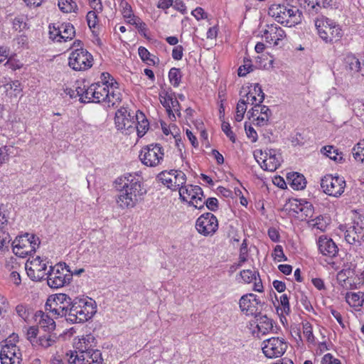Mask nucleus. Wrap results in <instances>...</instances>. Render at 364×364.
<instances>
[{"mask_svg":"<svg viewBox=\"0 0 364 364\" xmlns=\"http://www.w3.org/2000/svg\"><path fill=\"white\" fill-rule=\"evenodd\" d=\"M16 311L17 314L23 319H26L28 316L26 308L22 304H19L16 307Z\"/></svg>","mask_w":364,"mask_h":364,"instance_id":"obj_64","label":"nucleus"},{"mask_svg":"<svg viewBox=\"0 0 364 364\" xmlns=\"http://www.w3.org/2000/svg\"><path fill=\"white\" fill-rule=\"evenodd\" d=\"M183 48L182 46H176L172 50V58L174 60H179L183 58Z\"/></svg>","mask_w":364,"mask_h":364,"instance_id":"obj_58","label":"nucleus"},{"mask_svg":"<svg viewBox=\"0 0 364 364\" xmlns=\"http://www.w3.org/2000/svg\"><path fill=\"white\" fill-rule=\"evenodd\" d=\"M5 343L0 353L1 364H20L21 353L19 348L11 343V339H6Z\"/></svg>","mask_w":364,"mask_h":364,"instance_id":"obj_14","label":"nucleus"},{"mask_svg":"<svg viewBox=\"0 0 364 364\" xmlns=\"http://www.w3.org/2000/svg\"><path fill=\"white\" fill-rule=\"evenodd\" d=\"M173 95H174V94L169 95L167 91L164 90L159 94V100L164 107L166 108L170 119L174 120L176 117L173 110H171V107L170 105Z\"/></svg>","mask_w":364,"mask_h":364,"instance_id":"obj_27","label":"nucleus"},{"mask_svg":"<svg viewBox=\"0 0 364 364\" xmlns=\"http://www.w3.org/2000/svg\"><path fill=\"white\" fill-rule=\"evenodd\" d=\"M355 159L363 156L364 158V139L360 141L353 149Z\"/></svg>","mask_w":364,"mask_h":364,"instance_id":"obj_50","label":"nucleus"},{"mask_svg":"<svg viewBox=\"0 0 364 364\" xmlns=\"http://www.w3.org/2000/svg\"><path fill=\"white\" fill-rule=\"evenodd\" d=\"M16 149L11 146H5L0 148V159H9L14 156Z\"/></svg>","mask_w":364,"mask_h":364,"instance_id":"obj_46","label":"nucleus"},{"mask_svg":"<svg viewBox=\"0 0 364 364\" xmlns=\"http://www.w3.org/2000/svg\"><path fill=\"white\" fill-rule=\"evenodd\" d=\"M309 225L314 228L324 232L328 226L327 219L324 217L319 215L309 222Z\"/></svg>","mask_w":364,"mask_h":364,"instance_id":"obj_37","label":"nucleus"},{"mask_svg":"<svg viewBox=\"0 0 364 364\" xmlns=\"http://www.w3.org/2000/svg\"><path fill=\"white\" fill-rule=\"evenodd\" d=\"M138 53L141 59L149 65H154L156 63L155 58L159 62V59L156 56L153 55V58H151V53L143 46L139 48Z\"/></svg>","mask_w":364,"mask_h":364,"instance_id":"obj_34","label":"nucleus"},{"mask_svg":"<svg viewBox=\"0 0 364 364\" xmlns=\"http://www.w3.org/2000/svg\"><path fill=\"white\" fill-rule=\"evenodd\" d=\"M122 101V94L118 87L117 82L112 78L110 87H109V97H107V101L109 103H112V106L114 107L117 104H119Z\"/></svg>","mask_w":364,"mask_h":364,"instance_id":"obj_25","label":"nucleus"},{"mask_svg":"<svg viewBox=\"0 0 364 364\" xmlns=\"http://www.w3.org/2000/svg\"><path fill=\"white\" fill-rule=\"evenodd\" d=\"M322 364H341L340 360L334 358L331 353L324 355L321 360Z\"/></svg>","mask_w":364,"mask_h":364,"instance_id":"obj_55","label":"nucleus"},{"mask_svg":"<svg viewBox=\"0 0 364 364\" xmlns=\"http://www.w3.org/2000/svg\"><path fill=\"white\" fill-rule=\"evenodd\" d=\"M40 244L39 238L33 234L26 233L17 237L12 242L13 252L19 257H25L36 252Z\"/></svg>","mask_w":364,"mask_h":364,"instance_id":"obj_4","label":"nucleus"},{"mask_svg":"<svg viewBox=\"0 0 364 364\" xmlns=\"http://www.w3.org/2000/svg\"><path fill=\"white\" fill-rule=\"evenodd\" d=\"M168 77L173 87H178L181 82V74L179 68H172L169 70Z\"/></svg>","mask_w":364,"mask_h":364,"instance_id":"obj_41","label":"nucleus"},{"mask_svg":"<svg viewBox=\"0 0 364 364\" xmlns=\"http://www.w3.org/2000/svg\"><path fill=\"white\" fill-rule=\"evenodd\" d=\"M75 35L74 26L70 23H63L60 24V38L61 41H67L71 40Z\"/></svg>","mask_w":364,"mask_h":364,"instance_id":"obj_29","label":"nucleus"},{"mask_svg":"<svg viewBox=\"0 0 364 364\" xmlns=\"http://www.w3.org/2000/svg\"><path fill=\"white\" fill-rule=\"evenodd\" d=\"M119 6L122 8V14L124 18H132L133 11L131 5L126 0H120Z\"/></svg>","mask_w":364,"mask_h":364,"instance_id":"obj_44","label":"nucleus"},{"mask_svg":"<svg viewBox=\"0 0 364 364\" xmlns=\"http://www.w3.org/2000/svg\"><path fill=\"white\" fill-rule=\"evenodd\" d=\"M287 18L289 20V23L287 26H291L294 24H298L301 21L302 12L299 9H294L292 8L287 9Z\"/></svg>","mask_w":364,"mask_h":364,"instance_id":"obj_30","label":"nucleus"},{"mask_svg":"<svg viewBox=\"0 0 364 364\" xmlns=\"http://www.w3.org/2000/svg\"><path fill=\"white\" fill-rule=\"evenodd\" d=\"M353 110L357 117H364V102L360 100H355L353 103Z\"/></svg>","mask_w":364,"mask_h":364,"instance_id":"obj_48","label":"nucleus"},{"mask_svg":"<svg viewBox=\"0 0 364 364\" xmlns=\"http://www.w3.org/2000/svg\"><path fill=\"white\" fill-rule=\"evenodd\" d=\"M262 36L265 38L267 43L274 46H279L280 41L286 37V33L277 24H271L267 25V29L264 31Z\"/></svg>","mask_w":364,"mask_h":364,"instance_id":"obj_17","label":"nucleus"},{"mask_svg":"<svg viewBox=\"0 0 364 364\" xmlns=\"http://www.w3.org/2000/svg\"><path fill=\"white\" fill-rule=\"evenodd\" d=\"M35 316L36 321H38V328L49 333L55 330V322L50 316L39 311L36 313Z\"/></svg>","mask_w":364,"mask_h":364,"instance_id":"obj_20","label":"nucleus"},{"mask_svg":"<svg viewBox=\"0 0 364 364\" xmlns=\"http://www.w3.org/2000/svg\"><path fill=\"white\" fill-rule=\"evenodd\" d=\"M26 26L22 18L16 17L13 21V28L16 31H21Z\"/></svg>","mask_w":364,"mask_h":364,"instance_id":"obj_63","label":"nucleus"},{"mask_svg":"<svg viewBox=\"0 0 364 364\" xmlns=\"http://www.w3.org/2000/svg\"><path fill=\"white\" fill-rule=\"evenodd\" d=\"M204 203L208 209L211 211H215L218 208V201L215 198H208L207 200L204 199Z\"/></svg>","mask_w":364,"mask_h":364,"instance_id":"obj_53","label":"nucleus"},{"mask_svg":"<svg viewBox=\"0 0 364 364\" xmlns=\"http://www.w3.org/2000/svg\"><path fill=\"white\" fill-rule=\"evenodd\" d=\"M287 6L284 4H272L268 11L269 15L274 17L275 20L284 26H288L289 20L287 18Z\"/></svg>","mask_w":364,"mask_h":364,"instance_id":"obj_19","label":"nucleus"},{"mask_svg":"<svg viewBox=\"0 0 364 364\" xmlns=\"http://www.w3.org/2000/svg\"><path fill=\"white\" fill-rule=\"evenodd\" d=\"M260 168L268 172L275 171L280 166L279 161H256Z\"/></svg>","mask_w":364,"mask_h":364,"instance_id":"obj_36","label":"nucleus"},{"mask_svg":"<svg viewBox=\"0 0 364 364\" xmlns=\"http://www.w3.org/2000/svg\"><path fill=\"white\" fill-rule=\"evenodd\" d=\"M287 181L291 188L294 190H303L306 186L304 176L297 172L289 173L287 174Z\"/></svg>","mask_w":364,"mask_h":364,"instance_id":"obj_21","label":"nucleus"},{"mask_svg":"<svg viewBox=\"0 0 364 364\" xmlns=\"http://www.w3.org/2000/svg\"><path fill=\"white\" fill-rule=\"evenodd\" d=\"M95 92H96L95 83L87 87L84 96V100H86V103L94 102Z\"/></svg>","mask_w":364,"mask_h":364,"instance_id":"obj_49","label":"nucleus"},{"mask_svg":"<svg viewBox=\"0 0 364 364\" xmlns=\"http://www.w3.org/2000/svg\"><path fill=\"white\" fill-rule=\"evenodd\" d=\"M320 152L323 154V156L328 157L329 159H338L337 156H339L338 159H343V158L342 153L339 152L338 149L331 145L323 146L321 149Z\"/></svg>","mask_w":364,"mask_h":364,"instance_id":"obj_31","label":"nucleus"},{"mask_svg":"<svg viewBox=\"0 0 364 364\" xmlns=\"http://www.w3.org/2000/svg\"><path fill=\"white\" fill-rule=\"evenodd\" d=\"M68 362V364H102L103 359L100 350H84V352L71 353Z\"/></svg>","mask_w":364,"mask_h":364,"instance_id":"obj_12","label":"nucleus"},{"mask_svg":"<svg viewBox=\"0 0 364 364\" xmlns=\"http://www.w3.org/2000/svg\"><path fill=\"white\" fill-rule=\"evenodd\" d=\"M261 301L254 294L243 295L239 302L240 310L247 316L257 315V305Z\"/></svg>","mask_w":364,"mask_h":364,"instance_id":"obj_16","label":"nucleus"},{"mask_svg":"<svg viewBox=\"0 0 364 364\" xmlns=\"http://www.w3.org/2000/svg\"><path fill=\"white\" fill-rule=\"evenodd\" d=\"M135 129L137 131V134L139 137L143 136L146 131L149 129V122L146 118L144 114L138 110L135 114Z\"/></svg>","mask_w":364,"mask_h":364,"instance_id":"obj_24","label":"nucleus"},{"mask_svg":"<svg viewBox=\"0 0 364 364\" xmlns=\"http://www.w3.org/2000/svg\"><path fill=\"white\" fill-rule=\"evenodd\" d=\"M257 320V328L262 335H265L273 329L272 320L265 315L260 314L255 316Z\"/></svg>","mask_w":364,"mask_h":364,"instance_id":"obj_23","label":"nucleus"},{"mask_svg":"<svg viewBox=\"0 0 364 364\" xmlns=\"http://www.w3.org/2000/svg\"><path fill=\"white\" fill-rule=\"evenodd\" d=\"M280 304L282 306V312L287 315H289L291 312V309L289 306V299L286 294H284L281 296Z\"/></svg>","mask_w":364,"mask_h":364,"instance_id":"obj_47","label":"nucleus"},{"mask_svg":"<svg viewBox=\"0 0 364 364\" xmlns=\"http://www.w3.org/2000/svg\"><path fill=\"white\" fill-rule=\"evenodd\" d=\"M92 55L85 49L77 48L69 57V66L75 70H85L92 66Z\"/></svg>","mask_w":364,"mask_h":364,"instance_id":"obj_11","label":"nucleus"},{"mask_svg":"<svg viewBox=\"0 0 364 364\" xmlns=\"http://www.w3.org/2000/svg\"><path fill=\"white\" fill-rule=\"evenodd\" d=\"M87 21L89 27L95 28L97 23V16L95 11H90L87 14Z\"/></svg>","mask_w":364,"mask_h":364,"instance_id":"obj_54","label":"nucleus"},{"mask_svg":"<svg viewBox=\"0 0 364 364\" xmlns=\"http://www.w3.org/2000/svg\"><path fill=\"white\" fill-rule=\"evenodd\" d=\"M321 187L326 194L338 198L345 191L346 181L343 177L327 174L321 178Z\"/></svg>","mask_w":364,"mask_h":364,"instance_id":"obj_8","label":"nucleus"},{"mask_svg":"<svg viewBox=\"0 0 364 364\" xmlns=\"http://www.w3.org/2000/svg\"><path fill=\"white\" fill-rule=\"evenodd\" d=\"M28 277L33 281H41L47 275L46 263L37 257L32 260H28L25 264Z\"/></svg>","mask_w":364,"mask_h":364,"instance_id":"obj_13","label":"nucleus"},{"mask_svg":"<svg viewBox=\"0 0 364 364\" xmlns=\"http://www.w3.org/2000/svg\"><path fill=\"white\" fill-rule=\"evenodd\" d=\"M46 309L56 318L65 317L72 323H83L96 313L95 301L91 299L75 298L73 301L65 294L56 295L53 299H48Z\"/></svg>","mask_w":364,"mask_h":364,"instance_id":"obj_1","label":"nucleus"},{"mask_svg":"<svg viewBox=\"0 0 364 364\" xmlns=\"http://www.w3.org/2000/svg\"><path fill=\"white\" fill-rule=\"evenodd\" d=\"M302 328L304 336L306 337V341L312 344L315 343V337L313 334V327L309 321L302 323Z\"/></svg>","mask_w":364,"mask_h":364,"instance_id":"obj_40","label":"nucleus"},{"mask_svg":"<svg viewBox=\"0 0 364 364\" xmlns=\"http://www.w3.org/2000/svg\"><path fill=\"white\" fill-rule=\"evenodd\" d=\"M58 6L60 10L64 13L75 12V10H77V4L73 0H60Z\"/></svg>","mask_w":364,"mask_h":364,"instance_id":"obj_35","label":"nucleus"},{"mask_svg":"<svg viewBox=\"0 0 364 364\" xmlns=\"http://www.w3.org/2000/svg\"><path fill=\"white\" fill-rule=\"evenodd\" d=\"M300 302L306 311L310 312L313 310V306L311 302L309 301L306 296L301 294L300 298Z\"/></svg>","mask_w":364,"mask_h":364,"instance_id":"obj_60","label":"nucleus"},{"mask_svg":"<svg viewBox=\"0 0 364 364\" xmlns=\"http://www.w3.org/2000/svg\"><path fill=\"white\" fill-rule=\"evenodd\" d=\"M156 178L164 186L173 191H178L181 186L186 183L187 181L186 174L178 169L163 171L157 175Z\"/></svg>","mask_w":364,"mask_h":364,"instance_id":"obj_7","label":"nucleus"},{"mask_svg":"<svg viewBox=\"0 0 364 364\" xmlns=\"http://www.w3.org/2000/svg\"><path fill=\"white\" fill-rule=\"evenodd\" d=\"M245 129L247 136L249 138H251L252 139V141H256L257 139V134L255 129L250 125L248 126L247 123L245 124Z\"/></svg>","mask_w":364,"mask_h":364,"instance_id":"obj_57","label":"nucleus"},{"mask_svg":"<svg viewBox=\"0 0 364 364\" xmlns=\"http://www.w3.org/2000/svg\"><path fill=\"white\" fill-rule=\"evenodd\" d=\"M57 341V336L54 334H48L40 336L36 340V344L42 347L43 348H48L55 343Z\"/></svg>","mask_w":364,"mask_h":364,"instance_id":"obj_33","label":"nucleus"},{"mask_svg":"<svg viewBox=\"0 0 364 364\" xmlns=\"http://www.w3.org/2000/svg\"><path fill=\"white\" fill-rule=\"evenodd\" d=\"M180 199L188 202L189 205L197 209H202L205 205L204 195L202 188L198 186L183 185L178 190Z\"/></svg>","mask_w":364,"mask_h":364,"instance_id":"obj_6","label":"nucleus"},{"mask_svg":"<svg viewBox=\"0 0 364 364\" xmlns=\"http://www.w3.org/2000/svg\"><path fill=\"white\" fill-rule=\"evenodd\" d=\"M87 86L83 85V86L78 85L75 87L76 96L80 97V101L82 103H86V100H84L85 90Z\"/></svg>","mask_w":364,"mask_h":364,"instance_id":"obj_59","label":"nucleus"},{"mask_svg":"<svg viewBox=\"0 0 364 364\" xmlns=\"http://www.w3.org/2000/svg\"><path fill=\"white\" fill-rule=\"evenodd\" d=\"M191 14L197 20H200L207 18L206 14L201 7H197L192 11Z\"/></svg>","mask_w":364,"mask_h":364,"instance_id":"obj_62","label":"nucleus"},{"mask_svg":"<svg viewBox=\"0 0 364 364\" xmlns=\"http://www.w3.org/2000/svg\"><path fill=\"white\" fill-rule=\"evenodd\" d=\"M73 274L68 267L62 264L50 267V270L47 273L48 285L53 289L63 287L70 283Z\"/></svg>","mask_w":364,"mask_h":364,"instance_id":"obj_5","label":"nucleus"},{"mask_svg":"<svg viewBox=\"0 0 364 364\" xmlns=\"http://www.w3.org/2000/svg\"><path fill=\"white\" fill-rule=\"evenodd\" d=\"M95 90L93 103L106 102L107 97H109V87L98 82L95 83Z\"/></svg>","mask_w":364,"mask_h":364,"instance_id":"obj_26","label":"nucleus"},{"mask_svg":"<svg viewBox=\"0 0 364 364\" xmlns=\"http://www.w3.org/2000/svg\"><path fill=\"white\" fill-rule=\"evenodd\" d=\"M346 302L356 310H360L364 305V292H347L346 294Z\"/></svg>","mask_w":364,"mask_h":364,"instance_id":"obj_22","label":"nucleus"},{"mask_svg":"<svg viewBox=\"0 0 364 364\" xmlns=\"http://www.w3.org/2000/svg\"><path fill=\"white\" fill-rule=\"evenodd\" d=\"M253 65L252 60L249 58H244L243 64L240 65L237 70V74L240 77H244L247 73L253 71Z\"/></svg>","mask_w":364,"mask_h":364,"instance_id":"obj_38","label":"nucleus"},{"mask_svg":"<svg viewBox=\"0 0 364 364\" xmlns=\"http://www.w3.org/2000/svg\"><path fill=\"white\" fill-rule=\"evenodd\" d=\"M49 29L50 38L53 39V41L55 40L58 42H60V25L57 27L55 26L53 27L49 26Z\"/></svg>","mask_w":364,"mask_h":364,"instance_id":"obj_51","label":"nucleus"},{"mask_svg":"<svg viewBox=\"0 0 364 364\" xmlns=\"http://www.w3.org/2000/svg\"><path fill=\"white\" fill-rule=\"evenodd\" d=\"M304 8L308 11L309 14L315 15V4L317 2L315 0H304Z\"/></svg>","mask_w":364,"mask_h":364,"instance_id":"obj_56","label":"nucleus"},{"mask_svg":"<svg viewBox=\"0 0 364 364\" xmlns=\"http://www.w3.org/2000/svg\"><path fill=\"white\" fill-rule=\"evenodd\" d=\"M314 23L319 37L324 42L334 43L342 38V29L333 20L321 16L316 18Z\"/></svg>","mask_w":364,"mask_h":364,"instance_id":"obj_3","label":"nucleus"},{"mask_svg":"<svg viewBox=\"0 0 364 364\" xmlns=\"http://www.w3.org/2000/svg\"><path fill=\"white\" fill-rule=\"evenodd\" d=\"M345 65L348 70L353 73L361 71L360 60L353 54H348L345 58Z\"/></svg>","mask_w":364,"mask_h":364,"instance_id":"obj_28","label":"nucleus"},{"mask_svg":"<svg viewBox=\"0 0 364 364\" xmlns=\"http://www.w3.org/2000/svg\"><path fill=\"white\" fill-rule=\"evenodd\" d=\"M317 245L319 252L324 256L333 258L338 254V248L336 243L325 235L318 237Z\"/></svg>","mask_w":364,"mask_h":364,"instance_id":"obj_18","label":"nucleus"},{"mask_svg":"<svg viewBox=\"0 0 364 364\" xmlns=\"http://www.w3.org/2000/svg\"><path fill=\"white\" fill-rule=\"evenodd\" d=\"M11 240L8 232H4L2 228L0 229V244L1 246L8 245Z\"/></svg>","mask_w":364,"mask_h":364,"instance_id":"obj_61","label":"nucleus"},{"mask_svg":"<svg viewBox=\"0 0 364 364\" xmlns=\"http://www.w3.org/2000/svg\"><path fill=\"white\" fill-rule=\"evenodd\" d=\"M273 259L277 262L287 261V258L285 256L283 247L282 245H277L275 246L274 251L272 254Z\"/></svg>","mask_w":364,"mask_h":364,"instance_id":"obj_45","label":"nucleus"},{"mask_svg":"<svg viewBox=\"0 0 364 364\" xmlns=\"http://www.w3.org/2000/svg\"><path fill=\"white\" fill-rule=\"evenodd\" d=\"M222 130L224 132V133L226 134V136L230 139L231 141H235V134L231 130L230 125L228 122H223L222 123Z\"/></svg>","mask_w":364,"mask_h":364,"instance_id":"obj_52","label":"nucleus"},{"mask_svg":"<svg viewBox=\"0 0 364 364\" xmlns=\"http://www.w3.org/2000/svg\"><path fill=\"white\" fill-rule=\"evenodd\" d=\"M240 277L245 284H250L259 277V272L251 269H244L240 272Z\"/></svg>","mask_w":364,"mask_h":364,"instance_id":"obj_39","label":"nucleus"},{"mask_svg":"<svg viewBox=\"0 0 364 364\" xmlns=\"http://www.w3.org/2000/svg\"><path fill=\"white\" fill-rule=\"evenodd\" d=\"M359 231L360 230H358L355 225L347 230L345 232V240L346 242L350 245H355L356 243H358L360 245V242L359 240V235H358Z\"/></svg>","mask_w":364,"mask_h":364,"instance_id":"obj_32","label":"nucleus"},{"mask_svg":"<svg viewBox=\"0 0 364 364\" xmlns=\"http://www.w3.org/2000/svg\"><path fill=\"white\" fill-rule=\"evenodd\" d=\"M114 185L120 191L116 201L122 209L135 207L146 193L143 180L136 173H124L115 179Z\"/></svg>","mask_w":364,"mask_h":364,"instance_id":"obj_2","label":"nucleus"},{"mask_svg":"<svg viewBox=\"0 0 364 364\" xmlns=\"http://www.w3.org/2000/svg\"><path fill=\"white\" fill-rule=\"evenodd\" d=\"M114 122L118 130H127L131 132L135 129V115L131 114L125 107H121L116 112Z\"/></svg>","mask_w":364,"mask_h":364,"instance_id":"obj_15","label":"nucleus"},{"mask_svg":"<svg viewBox=\"0 0 364 364\" xmlns=\"http://www.w3.org/2000/svg\"><path fill=\"white\" fill-rule=\"evenodd\" d=\"M156 159V152L154 149V144L144 148L139 156V159Z\"/></svg>","mask_w":364,"mask_h":364,"instance_id":"obj_43","label":"nucleus"},{"mask_svg":"<svg viewBox=\"0 0 364 364\" xmlns=\"http://www.w3.org/2000/svg\"><path fill=\"white\" fill-rule=\"evenodd\" d=\"M288 343L284 338L272 337L262 342V350L267 358L282 357L287 351Z\"/></svg>","mask_w":364,"mask_h":364,"instance_id":"obj_9","label":"nucleus"},{"mask_svg":"<svg viewBox=\"0 0 364 364\" xmlns=\"http://www.w3.org/2000/svg\"><path fill=\"white\" fill-rule=\"evenodd\" d=\"M195 228L203 236H213L218 229V220L213 213H205L197 218Z\"/></svg>","mask_w":364,"mask_h":364,"instance_id":"obj_10","label":"nucleus"},{"mask_svg":"<svg viewBox=\"0 0 364 364\" xmlns=\"http://www.w3.org/2000/svg\"><path fill=\"white\" fill-rule=\"evenodd\" d=\"M247 102L243 100L240 99L236 107V115L235 117V119L237 122H240L242 120L244 117V114L247 110Z\"/></svg>","mask_w":364,"mask_h":364,"instance_id":"obj_42","label":"nucleus"}]
</instances>
